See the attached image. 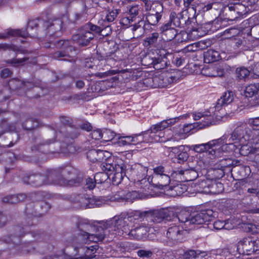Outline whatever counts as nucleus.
<instances>
[{
    "label": "nucleus",
    "instance_id": "nucleus-50",
    "mask_svg": "<svg viewBox=\"0 0 259 259\" xmlns=\"http://www.w3.org/2000/svg\"><path fill=\"white\" fill-rule=\"evenodd\" d=\"M177 34V30L175 28H173L171 29L168 30L165 32H163L162 35L163 39L166 41H170L176 37Z\"/></svg>",
    "mask_w": 259,
    "mask_h": 259
},
{
    "label": "nucleus",
    "instance_id": "nucleus-53",
    "mask_svg": "<svg viewBox=\"0 0 259 259\" xmlns=\"http://www.w3.org/2000/svg\"><path fill=\"white\" fill-rule=\"evenodd\" d=\"M205 118H203L202 121V123H201V126H199V128L204 127L206 126H209L210 125L215 124V121L214 120L213 117L210 114H204Z\"/></svg>",
    "mask_w": 259,
    "mask_h": 259
},
{
    "label": "nucleus",
    "instance_id": "nucleus-28",
    "mask_svg": "<svg viewBox=\"0 0 259 259\" xmlns=\"http://www.w3.org/2000/svg\"><path fill=\"white\" fill-rule=\"evenodd\" d=\"M141 11V7L138 5L130 6L128 8V12L130 16L123 18L122 19L121 23L126 25L130 24L134 21L135 18L139 15Z\"/></svg>",
    "mask_w": 259,
    "mask_h": 259
},
{
    "label": "nucleus",
    "instance_id": "nucleus-44",
    "mask_svg": "<svg viewBox=\"0 0 259 259\" xmlns=\"http://www.w3.org/2000/svg\"><path fill=\"white\" fill-rule=\"evenodd\" d=\"M117 144L120 146L132 144V136H125L124 134H118Z\"/></svg>",
    "mask_w": 259,
    "mask_h": 259
},
{
    "label": "nucleus",
    "instance_id": "nucleus-60",
    "mask_svg": "<svg viewBox=\"0 0 259 259\" xmlns=\"http://www.w3.org/2000/svg\"><path fill=\"white\" fill-rule=\"evenodd\" d=\"M50 42L51 44H53L55 46L56 48L63 49L64 50H65L66 46H68L70 40H61L57 39L55 41H52Z\"/></svg>",
    "mask_w": 259,
    "mask_h": 259
},
{
    "label": "nucleus",
    "instance_id": "nucleus-23",
    "mask_svg": "<svg viewBox=\"0 0 259 259\" xmlns=\"http://www.w3.org/2000/svg\"><path fill=\"white\" fill-rule=\"evenodd\" d=\"M175 173L177 179L179 178L181 181H192L198 176L197 172L192 169L175 170Z\"/></svg>",
    "mask_w": 259,
    "mask_h": 259
},
{
    "label": "nucleus",
    "instance_id": "nucleus-34",
    "mask_svg": "<svg viewBox=\"0 0 259 259\" xmlns=\"http://www.w3.org/2000/svg\"><path fill=\"white\" fill-rule=\"evenodd\" d=\"M88 10L89 7L84 3L83 9L81 11L74 13L73 17L71 21L74 23H79L87 21Z\"/></svg>",
    "mask_w": 259,
    "mask_h": 259
},
{
    "label": "nucleus",
    "instance_id": "nucleus-21",
    "mask_svg": "<svg viewBox=\"0 0 259 259\" xmlns=\"http://www.w3.org/2000/svg\"><path fill=\"white\" fill-rule=\"evenodd\" d=\"M22 181L24 184L35 187H39L44 185H47L44 174L43 175L33 174L26 176L23 178Z\"/></svg>",
    "mask_w": 259,
    "mask_h": 259
},
{
    "label": "nucleus",
    "instance_id": "nucleus-57",
    "mask_svg": "<svg viewBox=\"0 0 259 259\" xmlns=\"http://www.w3.org/2000/svg\"><path fill=\"white\" fill-rule=\"evenodd\" d=\"M199 30V28H192L188 33H186L185 34L190 39H197L203 35L201 33H200Z\"/></svg>",
    "mask_w": 259,
    "mask_h": 259
},
{
    "label": "nucleus",
    "instance_id": "nucleus-25",
    "mask_svg": "<svg viewBox=\"0 0 259 259\" xmlns=\"http://www.w3.org/2000/svg\"><path fill=\"white\" fill-rule=\"evenodd\" d=\"M76 201L79 203L80 207L82 208H91L94 206L99 205V198L87 197L84 195L79 194L76 198Z\"/></svg>",
    "mask_w": 259,
    "mask_h": 259
},
{
    "label": "nucleus",
    "instance_id": "nucleus-62",
    "mask_svg": "<svg viewBox=\"0 0 259 259\" xmlns=\"http://www.w3.org/2000/svg\"><path fill=\"white\" fill-rule=\"evenodd\" d=\"M139 197V194L137 191L125 192V200L126 201L132 202L134 200Z\"/></svg>",
    "mask_w": 259,
    "mask_h": 259
},
{
    "label": "nucleus",
    "instance_id": "nucleus-43",
    "mask_svg": "<svg viewBox=\"0 0 259 259\" xmlns=\"http://www.w3.org/2000/svg\"><path fill=\"white\" fill-rule=\"evenodd\" d=\"M236 77L240 79H244L250 74V71L244 66L236 68L235 71Z\"/></svg>",
    "mask_w": 259,
    "mask_h": 259
},
{
    "label": "nucleus",
    "instance_id": "nucleus-9",
    "mask_svg": "<svg viewBox=\"0 0 259 259\" xmlns=\"http://www.w3.org/2000/svg\"><path fill=\"white\" fill-rule=\"evenodd\" d=\"M259 134L258 128H250L246 123L238 122L233 131V137L244 144L248 142L253 144L256 135Z\"/></svg>",
    "mask_w": 259,
    "mask_h": 259
},
{
    "label": "nucleus",
    "instance_id": "nucleus-63",
    "mask_svg": "<svg viewBox=\"0 0 259 259\" xmlns=\"http://www.w3.org/2000/svg\"><path fill=\"white\" fill-rule=\"evenodd\" d=\"M199 254H200V252H199L198 251L194 250H189L184 252L183 254V257L185 259H190L192 258H195Z\"/></svg>",
    "mask_w": 259,
    "mask_h": 259
},
{
    "label": "nucleus",
    "instance_id": "nucleus-49",
    "mask_svg": "<svg viewBox=\"0 0 259 259\" xmlns=\"http://www.w3.org/2000/svg\"><path fill=\"white\" fill-rule=\"evenodd\" d=\"M120 12V10L119 9H113L109 10L108 14L106 15L105 19L108 22H113Z\"/></svg>",
    "mask_w": 259,
    "mask_h": 259
},
{
    "label": "nucleus",
    "instance_id": "nucleus-20",
    "mask_svg": "<svg viewBox=\"0 0 259 259\" xmlns=\"http://www.w3.org/2000/svg\"><path fill=\"white\" fill-rule=\"evenodd\" d=\"M186 11L183 10L181 12L177 13L171 12L169 15V20L175 27L184 28L190 24V18L184 14Z\"/></svg>",
    "mask_w": 259,
    "mask_h": 259
},
{
    "label": "nucleus",
    "instance_id": "nucleus-33",
    "mask_svg": "<svg viewBox=\"0 0 259 259\" xmlns=\"http://www.w3.org/2000/svg\"><path fill=\"white\" fill-rule=\"evenodd\" d=\"M171 151L177 154V162L179 163H183L186 161L189 157L188 153L185 151L184 146L181 145L179 147H171Z\"/></svg>",
    "mask_w": 259,
    "mask_h": 259
},
{
    "label": "nucleus",
    "instance_id": "nucleus-48",
    "mask_svg": "<svg viewBox=\"0 0 259 259\" xmlns=\"http://www.w3.org/2000/svg\"><path fill=\"white\" fill-rule=\"evenodd\" d=\"M137 136L139 143L142 142H153L152 138L150 137V134L148 130L137 134Z\"/></svg>",
    "mask_w": 259,
    "mask_h": 259
},
{
    "label": "nucleus",
    "instance_id": "nucleus-52",
    "mask_svg": "<svg viewBox=\"0 0 259 259\" xmlns=\"http://www.w3.org/2000/svg\"><path fill=\"white\" fill-rule=\"evenodd\" d=\"M159 37V34L158 33L154 32L149 37H147L144 41V45L146 47H150L151 46L155 44L157 41V39Z\"/></svg>",
    "mask_w": 259,
    "mask_h": 259
},
{
    "label": "nucleus",
    "instance_id": "nucleus-13",
    "mask_svg": "<svg viewBox=\"0 0 259 259\" xmlns=\"http://www.w3.org/2000/svg\"><path fill=\"white\" fill-rule=\"evenodd\" d=\"M184 225L181 224L180 225H174L170 226L166 233V244L172 246L179 242H181L184 238Z\"/></svg>",
    "mask_w": 259,
    "mask_h": 259
},
{
    "label": "nucleus",
    "instance_id": "nucleus-18",
    "mask_svg": "<svg viewBox=\"0 0 259 259\" xmlns=\"http://www.w3.org/2000/svg\"><path fill=\"white\" fill-rule=\"evenodd\" d=\"M38 26V21L32 20L29 22L26 30L23 29H8L6 32L0 33V38L6 39L9 36H20L25 38L29 34L30 29L37 28Z\"/></svg>",
    "mask_w": 259,
    "mask_h": 259
},
{
    "label": "nucleus",
    "instance_id": "nucleus-58",
    "mask_svg": "<svg viewBox=\"0 0 259 259\" xmlns=\"http://www.w3.org/2000/svg\"><path fill=\"white\" fill-rule=\"evenodd\" d=\"M102 139L105 141H110L112 140L115 137L118 136V134H116L113 131L110 130H106L102 134Z\"/></svg>",
    "mask_w": 259,
    "mask_h": 259
},
{
    "label": "nucleus",
    "instance_id": "nucleus-15",
    "mask_svg": "<svg viewBox=\"0 0 259 259\" xmlns=\"http://www.w3.org/2000/svg\"><path fill=\"white\" fill-rule=\"evenodd\" d=\"M215 141L212 140L205 144L192 145L191 148L197 153L205 152L206 155H209L210 159L215 158L220 155V147H215Z\"/></svg>",
    "mask_w": 259,
    "mask_h": 259
},
{
    "label": "nucleus",
    "instance_id": "nucleus-5",
    "mask_svg": "<svg viewBox=\"0 0 259 259\" xmlns=\"http://www.w3.org/2000/svg\"><path fill=\"white\" fill-rule=\"evenodd\" d=\"M70 171L61 167L47 169L44 173L47 184H53L61 186H77L82 181V179L78 177L75 179L67 180L65 177Z\"/></svg>",
    "mask_w": 259,
    "mask_h": 259
},
{
    "label": "nucleus",
    "instance_id": "nucleus-55",
    "mask_svg": "<svg viewBox=\"0 0 259 259\" xmlns=\"http://www.w3.org/2000/svg\"><path fill=\"white\" fill-rule=\"evenodd\" d=\"M259 87V84H250L246 87L244 94L246 97H251L256 94L257 92V88Z\"/></svg>",
    "mask_w": 259,
    "mask_h": 259
},
{
    "label": "nucleus",
    "instance_id": "nucleus-14",
    "mask_svg": "<svg viewBox=\"0 0 259 259\" xmlns=\"http://www.w3.org/2000/svg\"><path fill=\"white\" fill-rule=\"evenodd\" d=\"M237 250L240 254L250 255L259 250V239L243 238L238 243Z\"/></svg>",
    "mask_w": 259,
    "mask_h": 259
},
{
    "label": "nucleus",
    "instance_id": "nucleus-54",
    "mask_svg": "<svg viewBox=\"0 0 259 259\" xmlns=\"http://www.w3.org/2000/svg\"><path fill=\"white\" fill-rule=\"evenodd\" d=\"M38 125V123L36 121H34L33 118L27 119L22 124L23 128L26 130H32Z\"/></svg>",
    "mask_w": 259,
    "mask_h": 259
},
{
    "label": "nucleus",
    "instance_id": "nucleus-41",
    "mask_svg": "<svg viewBox=\"0 0 259 259\" xmlns=\"http://www.w3.org/2000/svg\"><path fill=\"white\" fill-rule=\"evenodd\" d=\"M16 125L14 123L10 124L7 120L4 119L0 124V137L5 132H14L16 131Z\"/></svg>",
    "mask_w": 259,
    "mask_h": 259
},
{
    "label": "nucleus",
    "instance_id": "nucleus-6",
    "mask_svg": "<svg viewBox=\"0 0 259 259\" xmlns=\"http://www.w3.org/2000/svg\"><path fill=\"white\" fill-rule=\"evenodd\" d=\"M147 221V210H136L128 214L126 217H115L105 222L108 232L124 228V226H131L132 223H137L139 221Z\"/></svg>",
    "mask_w": 259,
    "mask_h": 259
},
{
    "label": "nucleus",
    "instance_id": "nucleus-11",
    "mask_svg": "<svg viewBox=\"0 0 259 259\" xmlns=\"http://www.w3.org/2000/svg\"><path fill=\"white\" fill-rule=\"evenodd\" d=\"M179 119V117L169 118L151 125L148 130L150 137L152 138L153 141L157 142V141H159L160 136H163V133L164 130L175 124Z\"/></svg>",
    "mask_w": 259,
    "mask_h": 259
},
{
    "label": "nucleus",
    "instance_id": "nucleus-16",
    "mask_svg": "<svg viewBox=\"0 0 259 259\" xmlns=\"http://www.w3.org/2000/svg\"><path fill=\"white\" fill-rule=\"evenodd\" d=\"M179 79V77L175 74L169 73H162L159 75H155L151 78L152 84L151 85L153 88H165L168 85L175 82Z\"/></svg>",
    "mask_w": 259,
    "mask_h": 259
},
{
    "label": "nucleus",
    "instance_id": "nucleus-45",
    "mask_svg": "<svg viewBox=\"0 0 259 259\" xmlns=\"http://www.w3.org/2000/svg\"><path fill=\"white\" fill-rule=\"evenodd\" d=\"M120 165L123 167V172L124 174V177H126L127 178H131V179H134V168H135V164L131 166L128 164H125L123 162H121L120 163Z\"/></svg>",
    "mask_w": 259,
    "mask_h": 259
},
{
    "label": "nucleus",
    "instance_id": "nucleus-64",
    "mask_svg": "<svg viewBox=\"0 0 259 259\" xmlns=\"http://www.w3.org/2000/svg\"><path fill=\"white\" fill-rule=\"evenodd\" d=\"M61 123L63 125L60 130H65L67 126H72V120L71 118L68 117H60Z\"/></svg>",
    "mask_w": 259,
    "mask_h": 259
},
{
    "label": "nucleus",
    "instance_id": "nucleus-38",
    "mask_svg": "<svg viewBox=\"0 0 259 259\" xmlns=\"http://www.w3.org/2000/svg\"><path fill=\"white\" fill-rule=\"evenodd\" d=\"M236 163V162L234 163V161L231 158L222 159L215 163V166L216 168L224 170L225 168L235 166Z\"/></svg>",
    "mask_w": 259,
    "mask_h": 259
},
{
    "label": "nucleus",
    "instance_id": "nucleus-35",
    "mask_svg": "<svg viewBox=\"0 0 259 259\" xmlns=\"http://www.w3.org/2000/svg\"><path fill=\"white\" fill-rule=\"evenodd\" d=\"M204 62L205 63H210L220 59V54L213 50H208L203 53Z\"/></svg>",
    "mask_w": 259,
    "mask_h": 259
},
{
    "label": "nucleus",
    "instance_id": "nucleus-4",
    "mask_svg": "<svg viewBox=\"0 0 259 259\" xmlns=\"http://www.w3.org/2000/svg\"><path fill=\"white\" fill-rule=\"evenodd\" d=\"M153 173L149 176L147 181L154 188L164 189L170 182V178L177 179L175 170L168 165H160L153 168Z\"/></svg>",
    "mask_w": 259,
    "mask_h": 259
},
{
    "label": "nucleus",
    "instance_id": "nucleus-59",
    "mask_svg": "<svg viewBox=\"0 0 259 259\" xmlns=\"http://www.w3.org/2000/svg\"><path fill=\"white\" fill-rule=\"evenodd\" d=\"M209 72L206 75L211 77H221L224 75V70L218 67L208 69Z\"/></svg>",
    "mask_w": 259,
    "mask_h": 259
},
{
    "label": "nucleus",
    "instance_id": "nucleus-29",
    "mask_svg": "<svg viewBox=\"0 0 259 259\" xmlns=\"http://www.w3.org/2000/svg\"><path fill=\"white\" fill-rule=\"evenodd\" d=\"M59 132L63 135L66 142L74 140L80 135L79 129L73 125L67 126L65 130H59Z\"/></svg>",
    "mask_w": 259,
    "mask_h": 259
},
{
    "label": "nucleus",
    "instance_id": "nucleus-51",
    "mask_svg": "<svg viewBox=\"0 0 259 259\" xmlns=\"http://www.w3.org/2000/svg\"><path fill=\"white\" fill-rule=\"evenodd\" d=\"M205 44L203 41H199L188 45L186 47L187 51L188 52H196L199 49H203L205 48Z\"/></svg>",
    "mask_w": 259,
    "mask_h": 259
},
{
    "label": "nucleus",
    "instance_id": "nucleus-19",
    "mask_svg": "<svg viewBox=\"0 0 259 259\" xmlns=\"http://www.w3.org/2000/svg\"><path fill=\"white\" fill-rule=\"evenodd\" d=\"M111 154L107 151L92 149L87 153V158L92 162H102L109 161V158Z\"/></svg>",
    "mask_w": 259,
    "mask_h": 259
},
{
    "label": "nucleus",
    "instance_id": "nucleus-8",
    "mask_svg": "<svg viewBox=\"0 0 259 259\" xmlns=\"http://www.w3.org/2000/svg\"><path fill=\"white\" fill-rule=\"evenodd\" d=\"M157 57L146 56L142 60V63L144 65H153L156 69H161L170 65V60L173 58L171 53L166 50L161 49L155 51Z\"/></svg>",
    "mask_w": 259,
    "mask_h": 259
},
{
    "label": "nucleus",
    "instance_id": "nucleus-17",
    "mask_svg": "<svg viewBox=\"0 0 259 259\" xmlns=\"http://www.w3.org/2000/svg\"><path fill=\"white\" fill-rule=\"evenodd\" d=\"M245 14V8L243 5L234 4L233 6L226 5L222 15L229 21H234Z\"/></svg>",
    "mask_w": 259,
    "mask_h": 259
},
{
    "label": "nucleus",
    "instance_id": "nucleus-47",
    "mask_svg": "<svg viewBox=\"0 0 259 259\" xmlns=\"http://www.w3.org/2000/svg\"><path fill=\"white\" fill-rule=\"evenodd\" d=\"M163 133V136H160L159 141H157V142L165 143L172 139L174 134L171 129H167V128L164 130Z\"/></svg>",
    "mask_w": 259,
    "mask_h": 259
},
{
    "label": "nucleus",
    "instance_id": "nucleus-40",
    "mask_svg": "<svg viewBox=\"0 0 259 259\" xmlns=\"http://www.w3.org/2000/svg\"><path fill=\"white\" fill-rule=\"evenodd\" d=\"M123 168V167L120 165H118L117 168L116 167V170L114 171V175L112 178L113 185H118L123 180L124 177Z\"/></svg>",
    "mask_w": 259,
    "mask_h": 259
},
{
    "label": "nucleus",
    "instance_id": "nucleus-24",
    "mask_svg": "<svg viewBox=\"0 0 259 259\" xmlns=\"http://www.w3.org/2000/svg\"><path fill=\"white\" fill-rule=\"evenodd\" d=\"M72 41L70 40L68 46H66L65 50L55 52L53 55V58L64 61H70L69 58L72 57L75 54V49L71 45Z\"/></svg>",
    "mask_w": 259,
    "mask_h": 259
},
{
    "label": "nucleus",
    "instance_id": "nucleus-10",
    "mask_svg": "<svg viewBox=\"0 0 259 259\" xmlns=\"http://www.w3.org/2000/svg\"><path fill=\"white\" fill-rule=\"evenodd\" d=\"M176 216L172 211L167 208H161L157 210H147V221L154 223H160L174 220L176 221Z\"/></svg>",
    "mask_w": 259,
    "mask_h": 259
},
{
    "label": "nucleus",
    "instance_id": "nucleus-61",
    "mask_svg": "<svg viewBox=\"0 0 259 259\" xmlns=\"http://www.w3.org/2000/svg\"><path fill=\"white\" fill-rule=\"evenodd\" d=\"M27 58H24L22 59L14 58L12 59H9L7 60L6 62L8 64H12L14 66H18L20 64H22L26 61L28 60Z\"/></svg>",
    "mask_w": 259,
    "mask_h": 259
},
{
    "label": "nucleus",
    "instance_id": "nucleus-39",
    "mask_svg": "<svg viewBox=\"0 0 259 259\" xmlns=\"http://www.w3.org/2000/svg\"><path fill=\"white\" fill-rule=\"evenodd\" d=\"M79 233L83 234H92L90 232L94 229V227L86 221H80L77 225Z\"/></svg>",
    "mask_w": 259,
    "mask_h": 259
},
{
    "label": "nucleus",
    "instance_id": "nucleus-27",
    "mask_svg": "<svg viewBox=\"0 0 259 259\" xmlns=\"http://www.w3.org/2000/svg\"><path fill=\"white\" fill-rule=\"evenodd\" d=\"M234 98V94L232 91H227L223 93L222 96L218 99L215 105V109L220 110L233 102Z\"/></svg>",
    "mask_w": 259,
    "mask_h": 259
},
{
    "label": "nucleus",
    "instance_id": "nucleus-46",
    "mask_svg": "<svg viewBox=\"0 0 259 259\" xmlns=\"http://www.w3.org/2000/svg\"><path fill=\"white\" fill-rule=\"evenodd\" d=\"M160 20V19L157 17L156 16L154 15L151 12H147L146 14V21L148 22V24H146L148 27L149 25H156Z\"/></svg>",
    "mask_w": 259,
    "mask_h": 259
},
{
    "label": "nucleus",
    "instance_id": "nucleus-2",
    "mask_svg": "<svg viewBox=\"0 0 259 259\" xmlns=\"http://www.w3.org/2000/svg\"><path fill=\"white\" fill-rule=\"evenodd\" d=\"M103 226L98 228L95 234H83L78 233L76 236L67 239L64 244L67 246H72L73 248H77L78 246H83L91 242H97L102 241L105 236L109 235L107 225L105 222L102 221Z\"/></svg>",
    "mask_w": 259,
    "mask_h": 259
},
{
    "label": "nucleus",
    "instance_id": "nucleus-37",
    "mask_svg": "<svg viewBox=\"0 0 259 259\" xmlns=\"http://www.w3.org/2000/svg\"><path fill=\"white\" fill-rule=\"evenodd\" d=\"M208 181L206 180H202L195 184L196 191L200 193H208L212 192L209 190L210 185L208 184Z\"/></svg>",
    "mask_w": 259,
    "mask_h": 259
},
{
    "label": "nucleus",
    "instance_id": "nucleus-42",
    "mask_svg": "<svg viewBox=\"0 0 259 259\" xmlns=\"http://www.w3.org/2000/svg\"><path fill=\"white\" fill-rule=\"evenodd\" d=\"M118 165H120V163H110L103 161L101 164V167L102 169L106 172L105 174L107 175V178L108 177V173L115 171ZM103 173L104 174V172Z\"/></svg>",
    "mask_w": 259,
    "mask_h": 259
},
{
    "label": "nucleus",
    "instance_id": "nucleus-22",
    "mask_svg": "<svg viewBox=\"0 0 259 259\" xmlns=\"http://www.w3.org/2000/svg\"><path fill=\"white\" fill-rule=\"evenodd\" d=\"M134 170L135 171L133 174V180L135 182H139L141 184H144L147 182L146 178L148 170L147 167L143 166L140 164H135Z\"/></svg>",
    "mask_w": 259,
    "mask_h": 259
},
{
    "label": "nucleus",
    "instance_id": "nucleus-30",
    "mask_svg": "<svg viewBox=\"0 0 259 259\" xmlns=\"http://www.w3.org/2000/svg\"><path fill=\"white\" fill-rule=\"evenodd\" d=\"M85 248L86 246H78L77 248H73L75 253H71L70 254L68 253V251L64 250V255L63 256V259H85Z\"/></svg>",
    "mask_w": 259,
    "mask_h": 259
},
{
    "label": "nucleus",
    "instance_id": "nucleus-32",
    "mask_svg": "<svg viewBox=\"0 0 259 259\" xmlns=\"http://www.w3.org/2000/svg\"><path fill=\"white\" fill-rule=\"evenodd\" d=\"M213 141H216L215 142V147L221 148L220 154L223 151H224L223 146H221V145L224 144H225L226 145H231L233 143V142H239L237 138L235 139L234 137H233V132L231 133L230 136L224 135L221 138L217 140H213Z\"/></svg>",
    "mask_w": 259,
    "mask_h": 259
},
{
    "label": "nucleus",
    "instance_id": "nucleus-26",
    "mask_svg": "<svg viewBox=\"0 0 259 259\" xmlns=\"http://www.w3.org/2000/svg\"><path fill=\"white\" fill-rule=\"evenodd\" d=\"M106 177L107 175L105 174L99 172L95 174L94 179L88 178L85 180L84 189L89 190H93L95 188L96 184L103 183L106 180Z\"/></svg>",
    "mask_w": 259,
    "mask_h": 259
},
{
    "label": "nucleus",
    "instance_id": "nucleus-1",
    "mask_svg": "<svg viewBox=\"0 0 259 259\" xmlns=\"http://www.w3.org/2000/svg\"><path fill=\"white\" fill-rule=\"evenodd\" d=\"M26 210L28 215L23 222L22 226H15L14 228V233L10 235L5 236L3 238L4 241L7 243H13L15 245H18L20 242V238L27 233H30L32 236L36 240H40L43 238L44 233L39 230H32L33 222H32L34 217V214H30L29 211Z\"/></svg>",
    "mask_w": 259,
    "mask_h": 259
},
{
    "label": "nucleus",
    "instance_id": "nucleus-3",
    "mask_svg": "<svg viewBox=\"0 0 259 259\" xmlns=\"http://www.w3.org/2000/svg\"><path fill=\"white\" fill-rule=\"evenodd\" d=\"M216 213L212 209L202 210L199 212L190 213L187 211H181L176 215V220H178L181 224H183L185 230L192 229L194 225H201L205 222L209 221L212 218H214Z\"/></svg>",
    "mask_w": 259,
    "mask_h": 259
},
{
    "label": "nucleus",
    "instance_id": "nucleus-56",
    "mask_svg": "<svg viewBox=\"0 0 259 259\" xmlns=\"http://www.w3.org/2000/svg\"><path fill=\"white\" fill-rule=\"evenodd\" d=\"M98 248L97 245L87 247L85 248V259H91L95 257L96 255L95 253Z\"/></svg>",
    "mask_w": 259,
    "mask_h": 259
},
{
    "label": "nucleus",
    "instance_id": "nucleus-7",
    "mask_svg": "<svg viewBox=\"0 0 259 259\" xmlns=\"http://www.w3.org/2000/svg\"><path fill=\"white\" fill-rule=\"evenodd\" d=\"M106 29H109V33L111 32L109 27L101 29L100 27L89 22L80 28L78 33L72 36V39L79 46H87L94 39V33H101Z\"/></svg>",
    "mask_w": 259,
    "mask_h": 259
},
{
    "label": "nucleus",
    "instance_id": "nucleus-36",
    "mask_svg": "<svg viewBox=\"0 0 259 259\" xmlns=\"http://www.w3.org/2000/svg\"><path fill=\"white\" fill-rule=\"evenodd\" d=\"M226 5H225L223 2L220 1H214L207 5H205L203 8V11H208L211 9H214L215 10L220 11V14H222L223 13V11Z\"/></svg>",
    "mask_w": 259,
    "mask_h": 259
},
{
    "label": "nucleus",
    "instance_id": "nucleus-31",
    "mask_svg": "<svg viewBox=\"0 0 259 259\" xmlns=\"http://www.w3.org/2000/svg\"><path fill=\"white\" fill-rule=\"evenodd\" d=\"M132 31L134 34V37L138 38L143 36L145 33V30L148 29L144 20H139L138 23L131 25Z\"/></svg>",
    "mask_w": 259,
    "mask_h": 259
},
{
    "label": "nucleus",
    "instance_id": "nucleus-12",
    "mask_svg": "<svg viewBox=\"0 0 259 259\" xmlns=\"http://www.w3.org/2000/svg\"><path fill=\"white\" fill-rule=\"evenodd\" d=\"M131 226H124V228L110 232L109 234L118 236L129 235L137 239H141L145 236L149 231V228L145 226H140L135 229H131Z\"/></svg>",
    "mask_w": 259,
    "mask_h": 259
}]
</instances>
